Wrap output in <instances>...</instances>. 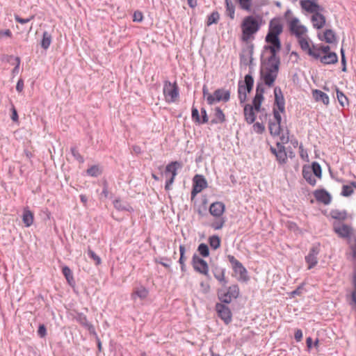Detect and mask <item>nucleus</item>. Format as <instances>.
<instances>
[{
  "label": "nucleus",
  "mask_w": 356,
  "mask_h": 356,
  "mask_svg": "<svg viewBox=\"0 0 356 356\" xmlns=\"http://www.w3.org/2000/svg\"><path fill=\"white\" fill-rule=\"evenodd\" d=\"M179 168H181V165L177 161H172L166 165L164 176L166 179L165 188L167 191L171 189V185L175 181V177L177 175V171Z\"/></svg>",
  "instance_id": "nucleus-8"
},
{
  "label": "nucleus",
  "mask_w": 356,
  "mask_h": 356,
  "mask_svg": "<svg viewBox=\"0 0 356 356\" xmlns=\"http://www.w3.org/2000/svg\"><path fill=\"white\" fill-rule=\"evenodd\" d=\"M225 218L224 217L215 218V220L210 222V227L215 230L221 229L225 224Z\"/></svg>",
  "instance_id": "nucleus-33"
},
{
  "label": "nucleus",
  "mask_w": 356,
  "mask_h": 356,
  "mask_svg": "<svg viewBox=\"0 0 356 356\" xmlns=\"http://www.w3.org/2000/svg\"><path fill=\"white\" fill-rule=\"evenodd\" d=\"M298 42L305 54L316 60H319L324 65L334 64L338 61L337 55L330 51L328 45H315L307 35L298 38Z\"/></svg>",
  "instance_id": "nucleus-2"
},
{
  "label": "nucleus",
  "mask_w": 356,
  "mask_h": 356,
  "mask_svg": "<svg viewBox=\"0 0 356 356\" xmlns=\"http://www.w3.org/2000/svg\"><path fill=\"white\" fill-rule=\"evenodd\" d=\"M301 289L300 287H298L291 293V296L294 297L295 296H300L301 295Z\"/></svg>",
  "instance_id": "nucleus-61"
},
{
  "label": "nucleus",
  "mask_w": 356,
  "mask_h": 356,
  "mask_svg": "<svg viewBox=\"0 0 356 356\" xmlns=\"http://www.w3.org/2000/svg\"><path fill=\"white\" fill-rule=\"evenodd\" d=\"M163 94L164 99L168 104L178 102L179 90L177 82L171 83L169 81H165L163 83Z\"/></svg>",
  "instance_id": "nucleus-5"
},
{
  "label": "nucleus",
  "mask_w": 356,
  "mask_h": 356,
  "mask_svg": "<svg viewBox=\"0 0 356 356\" xmlns=\"http://www.w3.org/2000/svg\"><path fill=\"white\" fill-rule=\"evenodd\" d=\"M271 152L275 155L277 160L280 163H286L287 160V155L285 152L284 147L282 145H280L279 143L277 144V147H270Z\"/></svg>",
  "instance_id": "nucleus-19"
},
{
  "label": "nucleus",
  "mask_w": 356,
  "mask_h": 356,
  "mask_svg": "<svg viewBox=\"0 0 356 356\" xmlns=\"http://www.w3.org/2000/svg\"><path fill=\"white\" fill-rule=\"evenodd\" d=\"M203 97L208 104L212 105L220 102H227L230 98V92L224 88H218L213 93H210L206 86L202 88Z\"/></svg>",
  "instance_id": "nucleus-4"
},
{
  "label": "nucleus",
  "mask_w": 356,
  "mask_h": 356,
  "mask_svg": "<svg viewBox=\"0 0 356 356\" xmlns=\"http://www.w3.org/2000/svg\"><path fill=\"white\" fill-rule=\"evenodd\" d=\"M226 14L233 19L234 18L235 7L232 0H225Z\"/></svg>",
  "instance_id": "nucleus-34"
},
{
  "label": "nucleus",
  "mask_w": 356,
  "mask_h": 356,
  "mask_svg": "<svg viewBox=\"0 0 356 356\" xmlns=\"http://www.w3.org/2000/svg\"><path fill=\"white\" fill-rule=\"evenodd\" d=\"M313 173L312 172L309 168H304L302 170V175L305 180L312 186H315L316 184V179L313 176Z\"/></svg>",
  "instance_id": "nucleus-31"
},
{
  "label": "nucleus",
  "mask_w": 356,
  "mask_h": 356,
  "mask_svg": "<svg viewBox=\"0 0 356 356\" xmlns=\"http://www.w3.org/2000/svg\"><path fill=\"white\" fill-rule=\"evenodd\" d=\"M103 171L102 167L99 165H93L90 167V176L97 177L102 174Z\"/></svg>",
  "instance_id": "nucleus-44"
},
{
  "label": "nucleus",
  "mask_w": 356,
  "mask_h": 356,
  "mask_svg": "<svg viewBox=\"0 0 356 356\" xmlns=\"http://www.w3.org/2000/svg\"><path fill=\"white\" fill-rule=\"evenodd\" d=\"M185 251H186V249H185L184 245H181L179 246L180 258H179V262L182 269L184 267V262H185V260H186V259L184 257Z\"/></svg>",
  "instance_id": "nucleus-46"
},
{
  "label": "nucleus",
  "mask_w": 356,
  "mask_h": 356,
  "mask_svg": "<svg viewBox=\"0 0 356 356\" xmlns=\"http://www.w3.org/2000/svg\"><path fill=\"white\" fill-rule=\"evenodd\" d=\"M318 38L322 41H325L327 43H333L336 40V36L333 31L327 29L323 34L318 35Z\"/></svg>",
  "instance_id": "nucleus-27"
},
{
  "label": "nucleus",
  "mask_w": 356,
  "mask_h": 356,
  "mask_svg": "<svg viewBox=\"0 0 356 356\" xmlns=\"http://www.w3.org/2000/svg\"><path fill=\"white\" fill-rule=\"evenodd\" d=\"M254 110V108L250 104H247L244 107L245 118L246 122L249 124L253 123L255 120Z\"/></svg>",
  "instance_id": "nucleus-26"
},
{
  "label": "nucleus",
  "mask_w": 356,
  "mask_h": 356,
  "mask_svg": "<svg viewBox=\"0 0 356 356\" xmlns=\"http://www.w3.org/2000/svg\"><path fill=\"white\" fill-rule=\"evenodd\" d=\"M193 185L191 191V198L193 199L197 194L207 187V182L202 175H196L193 177Z\"/></svg>",
  "instance_id": "nucleus-13"
},
{
  "label": "nucleus",
  "mask_w": 356,
  "mask_h": 356,
  "mask_svg": "<svg viewBox=\"0 0 356 356\" xmlns=\"http://www.w3.org/2000/svg\"><path fill=\"white\" fill-rule=\"evenodd\" d=\"M288 27L291 34L295 35L297 39L307 35V28L296 17L291 18L288 21Z\"/></svg>",
  "instance_id": "nucleus-10"
},
{
  "label": "nucleus",
  "mask_w": 356,
  "mask_h": 356,
  "mask_svg": "<svg viewBox=\"0 0 356 356\" xmlns=\"http://www.w3.org/2000/svg\"><path fill=\"white\" fill-rule=\"evenodd\" d=\"M90 257L93 259L96 265L100 264L101 259L97 255L90 252Z\"/></svg>",
  "instance_id": "nucleus-59"
},
{
  "label": "nucleus",
  "mask_w": 356,
  "mask_h": 356,
  "mask_svg": "<svg viewBox=\"0 0 356 356\" xmlns=\"http://www.w3.org/2000/svg\"><path fill=\"white\" fill-rule=\"evenodd\" d=\"M227 259L231 264L232 268L238 280L242 282H247L249 280L248 271L243 265L233 255H228Z\"/></svg>",
  "instance_id": "nucleus-6"
},
{
  "label": "nucleus",
  "mask_w": 356,
  "mask_h": 356,
  "mask_svg": "<svg viewBox=\"0 0 356 356\" xmlns=\"http://www.w3.org/2000/svg\"><path fill=\"white\" fill-rule=\"evenodd\" d=\"M350 250H351L353 257L355 261V265L354 267L353 274V284L354 286V290L351 295V298H352L351 305H353L354 309H356V239L355 240L354 243H353L350 245Z\"/></svg>",
  "instance_id": "nucleus-14"
},
{
  "label": "nucleus",
  "mask_w": 356,
  "mask_h": 356,
  "mask_svg": "<svg viewBox=\"0 0 356 356\" xmlns=\"http://www.w3.org/2000/svg\"><path fill=\"white\" fill-rule=\"evenodd\" d=\"M260 23L259 19L254 16L245 17L241 24L242 35L243 42H249L254 39V35L259 30Z\"/></svg>",
  "instance_id": "nucleus-3"
},
{
  "label": "nucleus",
  "mask_w": 356,
  "mask_h": 356,
  "mask_svg": "<svg viewBox=\"0 0 356 356\" xmlns=\"http://www.w3.org/2000/svg\"><path fill=\"white\" fill-rule=\"evenodd\" d=\"M302 7L309 12H314L316 10L317 6L310 0L303 1L301 3Z\"/></svg>",
  "instance_id": "nucleus-40"
},
{
  "label": "nucleus",
  "mask_w": 356,
  "mask_h": 356,
  "mask_svg": "<svg viewBox=\"0 0 356 356\" xmlns=\"http://www.w3.org/2000/svg\"><path fill=\"white\" fill-rule=\"evenodd\" d=\"M149 296V290L144 286L135 287L131 294V299L135 300L137 298L145 300Z\"/></svg>",
  "instance_id": "nucleus-20"
},
{
  "label": "nucleus",
  "mask_w": 356,
  "mask_h": 356,
  "mask_svg": "<svg viewBox=\"0 0 356 356\" xmlns=\"http://www.w3.org/2000/svg\"><path fill=\"white\" fill-rule=\"evenodd\" d=\"M102 194L105 197H106L108 195V191L107 190V183L106 181H104V189L102 191Z\"/></svg>",
  "instance_id": "nucleus-62"
},
{
  "label": "nucleus",
  "mask_w": 356,
  "mask_h": 356,
  "mask_svg": "<svg viewBox=\"0 0 356 356\" xmlns=\"http://www.w3.org/2000/svg\"><path fill=\"white\" fill-rule=\"evenodd\" d=\"M192 119L194 122L201 124V118L199 115V111L195 107L192 108Z\"/></svg>",
  "instance_id": "nucleus-48"
},
{
  "label": "nucleus",
  "mask_w": 356,
  "mask_h": 356,
  "mask_svg": "<svg viewBox=\"0 0 356 356\" xmlns=\"http://www.w3.org/2000/svg\"><path fill=\"white\" fill-rule=\"evenodd\" d=\"M15 60H16L17 64L13 70V72H17L19 70V64H20V58L19 57H16Z\"/></svg>",
  "instance_id": "nucleus-64"
},
{
  "label": "nucleus",
  "mask_w": 356,
  "mask_h": 356,
  "mask_svg": "<svg viewBox=\"0 0 356 356\" xmlns=\"http://www.w3.org/2000/svg\"><path fill=\"white\" fill-rule=\"evenodd\" d=\"M275 107L273 108L279 109L281 112L285 113V101L283 95L280 88H275Z\"/></svg>",
  "instance_id": "nucleus-18"
},
{
  "label": "nucleus",
  "mask_w": 356,
  "mask_h": 356,
  "mask_svg": "<svg viewBox=\"0 0 356 356\" xmlns=\"http://www.w3.org/2000/svg\"><path fill=\"white\" fill-rule=\"evenodd\" d=\"M253 129L254 130L257 132V133H261L264 131V126L263 125V124L261 123H259V122H257L255 124H254L253 125Z\"/></svg>",
  "instance_id": "nucleus-55"
},
{
  "label": "nucleus",
  "mask_w": 356,
  "mask_h": 356,
  "mask_svg": "<svg viewBox=\"0 0 356 356\" xmlns=\"http://www.w3.org/2000/svg\"><path fill=\"white\" fill-rule=\"evenodd\" d=\"M252 0H238L240 7L245 10H250Z\"/></svg>",
  "instance_id": "nucleus-45"
},
{
  "label": "nucleus",
  "mask_w": 356,
  "mask_h": 356,
  "mask_svg": "<svg viewBox=\"0 0 356 356\" xmlns=\"http://www.w3.org/2000/svg\"><path fill=\"white\" fill-rule=\"evenodd\" d=\"M337 99L339 102V104L343 106L345 105V104H347L348 103V98L346 97V96L341 92L340 91L339 89H337Z\"/></svg>",
  "instance_id": "nucleus-43"
},
{
  "label": "nucleus",
  "mask_w": 356,
  "mask_h": 356,
  "mask_svg": "<svg viewBox=\"0 0 356 356\" xmlns=\"http://www.w3.org/2000/svg\"><path fill=\"white\" fill-rule=\"evenodd\" d=\"M24 88V81L22 79H19L17 85H16V90L17 92H21L23 90Z\"/></svg>",
  "instance_id": "nucleus-57"
},
{
  "label": "nucleus",
  "mask_w": 356,
  "mask_h": 356,
  "mask_svg": "<svg viewBox=\"0 0 356 356\" xmlns=\"http://www.w3.org/2000/svg\"><path fill=\"white\" fill-rule=\"evenodd\" d=\"M192 265L195 271L205 276L209 275V265L203 259L197 255H193Z\"/></svg>",
  "instance_id": "nucleus-11"
},
{
  "label": "nucleus",
  "mask_w": 356,
  "mask_h": 356,
  "mask_svg": "<svg viewBox=\"0 0 356 356\" xmlns=\"http://www.w3.org/2000/svg\"><path fill=\"white\" fill-rule=\"evenodd\" d=\"M311 21L315 29H320L325 26L326 19L323 15L316 12L312 15Z\"/></svg>",
  "instance_id": "nucleus-23"
},
{
  "label": "nucleus",
  "mask_w": 356,
  "mask_h": 356,
  "mask_svg": "<svg viewBox=\"0 0 356 356\" xmlns=\"http://www.w3.org/2000/svg\"><path fill=\"white\" fill-rule=\"evenodd\" d=\"M62 273H63V275L65 276L67 283L70 286H72L73 284H74V280L73 277L72 271L68 266H63L62 268Z\"/></svg>",
  "instance_id": "nucleus-32"
},
{
  "label": "nucleus",
  "mask_w": 356,
  "mask_h": 356,
  "mask_svg": "<svg viewBox=\"0 0 356 356\" xmlns=\"http://www.w3.org/2000/svg\"><path fill=\"white\" fill-rule=\"evenodd\" d=\"M78 321L89 330V324L86 316L80 314L77 317Z\"/></svg>",
  "instance_id": "nucleus-49"
},
{
  "label": "nucleus",
  "mask_w": 356,
  "mask_h": 356,
  "mask_svg": "<svg viewBox=\"0 0 356 356\" xmlns=\"http://www.w3.org/2000/svg\"><path fill=\"white\" fill-rule=\"evenodd\" d=\"M216 311L219 318H220L226 325H228L232 320V314L228 306L222 303L216 305Z\"/></svg>",
  "instance_id": "nucleus-12"
},
{
  "label": "nucleus",
  "mask_w": 356,
  "mask_h": 356,
  "mask_svg": "<svg viewBox=\"0 0 356 356\" xmlns=\"http://www.w3.org/2000/svg\"><path fill=\"white\" fill-rule=\"evenodd\" d=\"M312 96L316 102H321L325 106H327L330 103V99L328 95L320 90H313Z\"/></svg>",
  "instance_id": "nucleus-24"
},
{
  "label": "nucleus",
  "mask_w": 356,
  "mask_h": 356,
  "mask_svg": "<svg viewBox=\"0 0 356 356\" xmlns=\"http://www.w3.org/2000/svg\"><path fill=\"white\" fill-rule=\"evenodd\" d=\"M51 40H52L51 35L46 31H44L42 33V38L40 42L41 47L42 49H44V50H47L50 47Z\"/></svg>",
  "instance_id": "nucleus-30"
},
{
  "label": "nucleus",
  "mask_w": 356,
  "mask_h": 356,
  "mask_svg": "<svg viewBox=\"0 0 356 356\" xmlns=\"http://www.w3.org/2000/svg\"><path fill=\"white\" fill-rule=\"evenodd\" d=\"M197 252L203 257H207L209 255V249L207 244L200 243L197 248Z\"/></svg>",
  "instance_id": "nucleus-42"
},
{
  "label": "nucleus",
  "mask_w": 356,
  "mask_h": 356,
  "mask_svg": "<svg viewBox=\"0 0 356 356\" xmlns=\"http://www.w3.org/2000/svg\"><path fill=\"white\" fill-rule=\"evenodd\" d=\"M294 337H295V339H296V340L297 341H300L302 340V332L301 330L298 329L295 332Z\"/></svg>",
  "instance_id": "nucleus-58"
},
{
  "label": "nucleus",
  "mask_w": 356,
  "mask_h": 356,
  "mask_svg": "<svg viewBox=\"0 0 356 356\" xmlns=\"http://www.w3.org/2000/svg\"><path fill=\"white\" fill-rule=\"evenodd\" d=\"M38 334L40 337L43 338L47 335V329L44 324H40L38 330Z\"/></svg>",
  "instance_id": "nucleus-51"
},
{
  "label": "nucleus",
  "mask_w": 356,
  "mask_h": 356,
  "mask_svg": "<svg viewBox=\"0 0 356 356\" xmlns=\"http://www.w3.org/2000/svg\"><path fill=\"white\" fill-rule=\"evenodd\" d=\"M264 88L262 85L258 84L256 89V94L253 99V107L256 111H259L261 104L264 100Z\"/></svg>",
  "instance_id": "nucleus-17"
},
{
  "label": "nucleus",
  "mask_w": 356,
  "mask_h": 356,
  "mask_svg": "<svg viewBox=\"0 0 356 356\" xmlns=\"http://www.w3.org/2000/svg\"><path fill=\"white\" fill-rule=\"evenodd\" d=\"M270 133L273 136H278L280 134V123L270 121L269 122Z\"/></svg>",
  "instance_id": "nucleus-35"
},
{
  "label": "nucleus",
  "mask_w": 356,
  "mask_h": 356,
  "mask_svg": "<svg viewBox=\"0 0 356 356\" xmlns=\"http://www.w3.org/2000/svg\"><path fill=\"white\" fill-rule=\"evenodd\" d=\"M334 229L339 236L343 238H348L352 234V228L345 224L335 225Z\"/></svg>",
  "instance_id": "nucleus-22"
},
{
  "label": "nucleus",
  "mask_w": 356,
  "mask_h": 356,
  "mask_svg": "<svg viewBox=\"0 0 356 356\" xmlns=\"http://www.w3.org/2000/svg\"><path fill=\"white\" fill-rule=\"evenodd\" d=\"M218 299L225 303H229L233 299L238 298L239 295V287L237 284L229 286L226 290L220 289L218 291Z\"/></svg>",
  "instance_id": "nucleus-7"
},
{
  "label": "nucleus",
  "mask_w": 356,
  "mask_h": 356,
  "mask_svg": "<svg viewBox=\"0 0 356 356\" xmlns=\"http://www.w3.org/2000/svg\"><path fill=\"white\" fill-rule=\"evenodd\" d=\"M284 113L281 112L279 109L273 108V118L275 120L274 122L281 123L282 114Z\"/></svg>",
  "instance_id": "nucleus-50"
},
{
  "label": "nucleus",
  "mask_w": 356,
  "mask_h": 356,
  "mask_svg": "<svg viewBox=\"0 0 356 356\" xmlns=\"http://www.w3.org/2000/svg\"><path fill=\"white\" fill-rule=\"evenodd\" d=\"M209 211L210 214L214 218L223 217L225 211V205L222 202H215L211 204Z\"/></svg>",
  "instance_id": "nucleus-15"
},
{
  "label": "nucleus",
  "mask_w": 356,
  "mask_h": 356,
  "mask_svg": "<svg viewBox=\"0 0 356 356\" xmlns=\"http://www.w3.org/2000/svg\"><path fill=\"white\" fill-rule=\"evenodd\" d=\"M209 243L211 248L217 250L220 246L221 241L218 236H211L209 238Z\"/></svg>",
  "instance_id": "nucleus-37"
},
{
  "label": "nucleus",
  "mask_w": 356,
  "mask_h": 356,
  "mask_svg": "<svg viewBox=\"0 0 356 356\" xmlns=\"http://www.w3.org/2000/svg\"><path fill=\"white\" fill-rule=\"evenodd\" d=\"M33 17H34L33 16H31L29 18H22L19 15H15V21L22 24H24L29 22Z\"/></svg>",
  "instance_id": "nucleus-52"
},
{
  "label": "nucleus",
  "mask_w": 356,
  "mask_h": 356,
  "mask_svg": "<svg viewBox=\"0 0 356 356\" xmlns=\"http://www.w3.org/2000/svg\"><path fill=\"white\" fill-rule=\"evenodd\" d=\"M312 172L318 179H321L322 177V170L321 165L317 162H314L312 164L311 168Z\"/></svg>",
  "instance_id": "nucleus-41"
},
{
  "label": "nucleus",
  "mask_w": 356,
  "mask_h": 356,
  "mask_svg": "<svg viewBox=\"0 0 356 356\" xmlns=\"http://www.w3.org/2000/svg\"><path fill=\"white\" fill-rule=\"evenodd\" d=\"M187 1L188 3V6L191 8H194L195 7L197 6V1L196 0H187Z\"/></svg>",
  "instance_id": "nucleus-63"
},
{
  "label": "nucleus",
  "mask_w": 356,
  "mask_h": 356,
  "mask_svg": "<svg viewBox=\"0 0 356 356\" xmlns=\"http://www.w3.org/2000/svg\"><path fill=\"white\" fill-rule=\"evenodd\" d=\"M34 220L33 212H31L28 207L24 208L22 215V221L26 227L32 225Z\"/></svg>",
  "instance_id": "nucleus-28"
},
{
  "label": "nucleus",
  "mask_w": 356,
  "mask_h": 356,
  "mask_svg": "<svg viewBox=\"0 0 356 356\" xmlns=\"http://www.w3.org/2000/svg\"><path fill=\"white\" fill-rule=\"evenodd\" d=\"M12 111H13V113H12V115H11V119L14 122H15L18 120V114H17V112L14 106L13 107Z\"/></svg>",
  "instance_id": "nucleus-60"
},
{
  "label": "nucleus",
  "mask_w": 356,
  "mask_h": 356,
  "mask_svg": "<svg viewBox=\"0 0 356 356\" xmlns=\"http://www.w3.org/2000/svg\"><path fill=\"white\" fill-rule=\"evenodd\" d=\"M12 32L10 29L1 30L0 29V39H2L3 37H12Z\"/></svg>",
  "instance_id": "nucleus-54"
},
{
  "label": "nucleus",
  "mask_w": 356,
  "mask_h": 356,
  "mask_svg": "<svg viewBox=\"0 0 356 356\" xmlns=\"http://www.w3.org/2000/svg\"><path fill=\"white\" fill-rule=\"evenodd\" d=\"M282 31L283 25L280 19L274 18L270 20L266 36V42L269 44L266 49L270 51V56L262 62L260 70L261 79L268 87L273 86L279 71L280 60L276 54L281 49L279 36Z\"/></svg>",
  "instance_id": "nucleus-1"
},
{
  "label": "nucleus",
  "mask_w": 356,
  "mask_h": 356,
  "mask_svg": "<svg viewBox=\"0 0 356 356\" xmlns=\"http://www.w3.org/2000/svg\"><path fill=\"white\" fill-rule=\"evenodd\" d=\"M202 113V119H201V124H204L208 122V117L207 114V111L204 108H202L201 110Z\"/></svg>",
  "instance_id": "nucleus-56"
},
{
  "label": "nucleus",
  "mask_w": 356,
  "mask_h": 356,
  "mask_svg": "<svg viewBox=\"0 0 356 356\" xmlns=\"http://www.w3.org/2000/svg\"><path fill=\"white\" fill-rule=\"evenodd\" d=\"M226 120L225 115L223 111L217 107L215 108L214 118L211 120L212 124H221Z\"/></svg>",
  "instance_id": "nucleus-29"
},
{
  "label": "nucleus",
  "mask_w": 356,
  "mask_h": 356,
  "mask_svg": "<svg viewBox=\"0 0 356 356\" xmlns=\"http://www.w3.org/2000/svg\"><path fill=\"white\" fill-rule=\"evenodd\" d=\"M220 19V15L218 12L213 11L211 13L210 15L207 17V26H209L212 25L213 24H217Z\"/></svg>",
  "instance_id": "nucleus-36"
},
{
  "label": "nucleus",
  "mask_w": 356,
  "mask_h": 356,
  "mask_svg": "<svg viewBox=\"0 0 356 356\" xmlns=\"http://www.w3.org/2000/svg\"><path fill=\"white\" fill-rule=\"evenodd\" d=\"M319 253V248L314 246L311 248L309 254L305 257V261L308 264V269L314 268L318 263L317 256Z\"/></svg>",
  "instance_id": "nucleus-16"
},
{
  "label": "nucleus",
  "mask_w": 356,
  "mask_h": 356,
  "mask_svg": "<svg viewBox=\"0 0 356 356\" xmlns=\"http://www.w3.org/2000/svg\"><path fill=\"white\" fill-rule=\"evenodd\" d=\"M254 79L250 74L245 76L244 82L238 83V92L241 103H244L247 99V94L250 92L253 88Z\"/></svg>",
  "instance_id": "nucleus-9"
},
{
  "label": "nucleus",
  "mask_w": 356,
  "mask_h": 356,
  "mask_svg": "<svg viewBox=\"0 0 356 356\" xmlns=\"http://www.w3.org/2000/svg\"><path fill=\"white\" fill-rule=\"evenodd\" d=\"M314 195L318 202L324 204H329L331 202V196L325 190H316Z\"/></svg>",
  "instance_id": "nucleus-21"
},
{
  "label": "nucleus",
  "mask_w": 356,
  "mask_h": 356,
  "mask_svg": "<svg viewBox=\"0 0 356 356\" xmlns=\"http://www.w3.org/2000/svg\"><path fill=\"white\" fill-rule=\"evenodd\" d=\"M143 19V13L140 11H135L133 15L134 22H142Z\"/></svg>",
  "instance_id": "nucleus-53"
},
{
  "label": "nucleus",
  "mask_w": 356,
  "mask_h": 356,
  "mask_svg": "<svg viewBox=\"0 0 356 356\" xmlns=\"http://www.w3.org/2000/svg\"><path fill=\"white\" fill-rule=\"evenodd\" d=\"M353 187L356 188V184L354 182H353L351 184V186H348V185L343 186L341 195L345 197H348V196L351 195L354 192Z\"/></svg>",
  "instance_id": "nucleus-39"
},
{
  "label": "nucleus",
  "mask_w": 356,
  "mask_h": 356,
  "mask_svg": "<svg viewBox=\"0 0 356 356\" xmlns=\"http://www.w3.org/2000/svg\"><path fill=\"white\" fill-rule=\"evenodd\" d=\"M113 205L115 209L120 211H128L130 208L129 204L122 202L120 200H115L113 202Z\"/></svg>",
  "instance_id": "nucleus-38"
},
{
  "label": "nucleus",
  "mask_w": 356,
  "mask_h": 356,
  "mask_svg": "<svg viewBox=\"0 0 356 356\" xmlns=\"http://www.w3.org/2000/svg\"><path fill=\"white\" fill-rule=\"evenodd\" d=\"M214 277L219 282L222 286H225L227 280L225 277V270L222 268H216L213 272Z\"/></svg>",
  "instance_id": "nucleus-25"
},
{
  "label": "nucleus",
  "mask_w": 356,
  "mask_h": 356,
  "mask_svg": "<svg viewBox=\"0 0 356 356\" xmlns=\"http://www.w3.org/2000/svg\"><path fill=\"white\" fill-rule=\"evenodd\" d=\"M71 152L73 156L79 162V163H83V159L82 156L80 154L79 150L76 147H72L71 148Z\"/></svg>",
  "instance_id": "nucleus-47"
}]
</instances>
